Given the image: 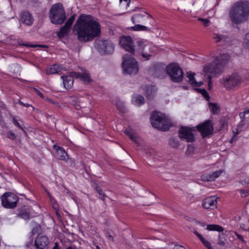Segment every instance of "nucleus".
Masks as SVG:
<instances>
[{
  "label": "nucleus",
  "mask_w": 249,
  "mask_h": 249,
  "mask_svg": "<svg viewBox=\"0 0 249 249\" xmlns=\"http://www.w3.org/2000/svg\"><path fill=\"white\" fill-rule=\"evenodd\" d=\"M69 29L70 28L66 26V25H64L63 26L61 27L59 31L57 33L58 37L60 38L64 37V36L67 34Z\"/></svg>",
  "instance_id": "nucleus-29"
},
{
  "label": "nucleus",
  "mask_w": 249,
  "mask_h": 249,
  "mask_svg": "<svg viewBox=\"0 0 249 249\" xmlns=\"http://www.w3.org/2000/svg\"><path fill=\"white\" fill-rule=\"evenodd\" d=\"M221 172H205L201 176V180L205 181H213L218 178Z\"/></svg>",
  "instance_id": "nucleus-21"
},
{
  "label": "nucleus",
  "mask_w": 249,
  "mask_h": 249,
  "mask_svg": "<svg viewBox=\"0 0 249 249\" xmlns=\"http://www.w3.org/2000/svg\"><path fill=\"white\" fill-rule=\"evenodd\" d=\"M120 44L125 51L133 53L135 51L133 41L130 36H124L120 38Z\"/></svg>",
  "instance_id": "nucleus-15"
},
{
  "label": "nucleus",
  "mask_w": 249,
  "mask_h": 249,
  "mask_svg": "<svg viewBox=\"0 0 249 249\" xmlns=\"http://www.w3.org/2000/svg\"><path fill=\"white\" fill-rule=\"evenodd\" d=\"M53 148L56 150V155L58 159L60 160H66L68 159L67 153L65 151L63 148L56 145H54Z\"/></svg>",
  "instance_id": "nucleus-20"
},
{
  "label": "nucleus",
  "mask_w": 249,
  "mask_h": 249,
  "mask_svg": "<svg viewBox=\"0 0 249 249\" xmlns=\"http://www.w3.org/2000/svg\"><path fill=\"white\" fill-rule=\"evenodd\" d=\"M18 200V196L11 193H6L2 196L1 203L6 208L11 209L15 207Z\"/></svg>",
  "instance_id": "nucleus-10"
},
{
  "label": "nucleus",
  "mask_w": 249,
  "mask_h": 249,
  "mask_svg": "<svg viewBox=\"0 0 249 249\" xmlns=\"http://www.w3.org/2000/svg\"><path fill=\"white\" fill-rule=\"evenodd\" d=\"M228 56L226 54H222L220 58H216L215 60L210 64L205 65L203 69V73L205 77L208 78V89L213 88L212 78L218 77L222 72L223 65L225 61L228 60Z\"/></svg>",
  "instance_id": "nucleus-2"
},
{
  "label": "nucleus",
  "mask_w": 249,
  "mask_h": 249,
  "mask_svg": "<svg viewBox=\"0 0 249 249\" xmlns=\"http://www.w3.org/2000/svg\"><path fill=\"white\" fill-rule=\"evenodd\" d=\"M169 144L171 146L176 147L179 145V142L174 139H171L169 140Z\"/></svg>",
  "instance_id": "nucleus-44"
},
{
  "label": "nucleus",
  "mask_w": 249,
  "mask_h": 249,
  "mask_svg": "<svg viewBox=\"0 0 249 249\" xmlns=\"http://www.w3.org/2000/svg\"><path fill=\"white\" fill-rule=\"evenodd\" d=\"M49 240L47 236L38 234L35 240V245L38 249H47Z\"/></svg>",
  "instance_id": "nucleus-16"
},
{
  "label": "nucleus",
  "mask_w": 249,
  "mask_h": 249,
  "mask_svg": "<svg viewBox=\"0 0 249 249\" xmlns=\"http://www.w3.org/2000/svg\"><path fill=\"white\" fill-rule=\"evenodd\" d=\"M131 20L133 24L141 23L144 25H149L151 27L155 26L154 19L150 15L144 11H140L134 14L131 17Z\"/></svg>",
  "instance_id": "nucleus-8"
},
{
  "label": "nucleus",
  "mask_w": 249,
  "mask_h": 249,
  "mask_svg": "<svg viewBox=\"0 0 249 249\" xmlns=\"http://www.w3.org/2000/svg\"><path fill=\"white\" fill-rule=\"evenodd\" d=\"M154 49V46L152 45V49L150 50V52L147 49V47H144V50H146L147 51V54H150Z\"/></svg>",
  "instance_id": "nucleus-58"
},
{
  "label": "nucleus",
  "mask_w": 249,
  "mask_h": 249,
  "mask_svg": "<svg viewBox=\"0 0 249 249\" xmlns=\"http://www.w3.org/2000/svg\"><path fill=\"white\" fill-rule=\"evenodd\" d=\"M73 31L78 39L82 42L93 39V18L91 15L81 14L79 16Z\"/></svg>",
  "instance_id": "nucleus-1"
},
{
  "label": "nucleus",
  "mask_w": 249,
  "mask_h": 249,
  "mask_svg": "<svg viewBox=\"0 0 249 249\" xmlns=\"http://www.w3.org/2000/svg\"><path fill=\"white\" fill-rule=\"evenodd\" d=\"M198 223L202 226L204 227L205 226L206 224L204 223L203 222H198Z\"/></svg>",
  "instance_id": "nucleus-61"
},
{
  "label": "nucleus",
  "mask_w": 249,
  "mask_h": 249,
  "mask_svg": "<svg viewBox=\"0 0 249 249\" xmlns=\"http://www.w3.org/2000/svg\"><path fill=\"white\" fill-rule=\"evenodd\" d=\"M201 242L208 249H213L211 247L210 243L209 241L206 240L205 238Z\"/></svg>",
  "instance_id": "nucleus-45"
},
{
  "label": "nucleus",
  "mask_w": 249,
  "mask_h": 249,
  "mask_svg": "<svg viewBox=\"0 0 249 249\" xmlns=\"http://www.w3.org/2000/svg\"><path fill=\"white\" fill-rule=\"evenodd\" d=\"M246 115V114L244 111L239 113V116L241 120L240 123L237 125L234 126L232 128L233 137L236 136L242 130V128L244 126V121Z\"/></svg>",
  "instance_id": "nucleus-19"
},
{
  "label": "nucleus",
  "mask_w": 249,
  "mask_h": 249,
  "mask_svg": "<svg viewBox=\"0 0 249 249\" xmlns=\"http://www.w3.org/2000/svg\"><path fill=\"white\" fill-rule=\"evenodd\" d=\"M240 78L236 74L224 77L221 81L224 87L227 89H231L238 85Z\"/></svg>",
  "instance_id": "nucleus-12"
},
{
  "label": "nucleus",
  "mask_w": 249,
  "mask_h": 249,
  "mask_svg": "<svg viewBox=\"0 0 249 249\" xmlns=\"http://www.w3.org/2000/svg\"><path fill=\"white\" fill-rule=\"evenodd\" d=\"M61 71L60 66L57 64L51 66L46 70V73L47 74H53L58 73Z\"/></svg>",
  "instance_id": "nucleus-28"
},
{
  "label": "nucleus",
  "mask_w": 249,
  "mask_h": 249,
  "mask_svg": "<svg viewBox=\"0 0 249 249\" xmlns=\"http://www.w3.org/2000/svg\"><path fill=\"white\" fill-rule=\"evenodd\" d=\"M19 45L21 46H26V47H31V48H36L38 46L43 47V45L29 44L28 43H19Z\"/></svg>",
  "instance_id": "nucleus-47"
},
{
  "label": "nucleus",
  "mask_w": 249,
  "mask_h": 249,
  "mask_svg": "<svg viewBox=\"0 0 249 249\" xmlns=\"http://www.w3.org/2000/svg\"><path fill=\"white\" fill-rule=\"evenodd\" d=\"M195 130V127L182 126L179 130V137L187 142H193L195 140V136L193 132Z\"/></svg>",
  "instance_id": "nucleus-13"
},
{
  "label": "nucleus",
  "mask_w": 249,
  "mask_h": 249,
  "mask_svg": "<svg viewBox=\"0 0 249 249\" xmlns=\"http://www.w3.org/2000/svg\"><path fill=\"white\" fill-rule=\"evenodd\" d=\"M225 239L224 238V234H219L218 236V245L224 246L225 245Z\"/></svg>",
  "instance_id": "nucleus-39"
},
{
  "label": "nucleus",
  "mask_w": 249,
  "mask_h": 249,
  "mask_svg": "<svg viewBox=\"0 0 249 249\" xmlns=\"http://www.w3.org/2000/svg\"><path fill=\"white\" fill-rule=\"evenodd\" d=\"M94 48L101 54H111L114 50V46L108 40H103L99 38L94 40Z\"/></svg>",
  "instance_id": "nucleus-9"
},
{
  "label": "nucleus",
  "mask_w": 249,
  "mask_h": 249,
  "mask_svg": "<svg viewBox=\"0 0 249 249\" xmlns=\"http://www.w3.org/2000/svg\"><path fill=\"white\" fill-rule=\"evenodd\" d=\"M240 192L244 197H246L249 195V193L245 190H241Z\"/></svg>",
  "instance_id": "nucleus-52"
},
{
  "label": "nucleus",
  "mask_w": 249,
  "mask_h": 249,
  "mask_svg": "<svg viewBox=\"0 0 249 249\" xmlns=\"http://www.w3.org/2000/svg\"><path fill=\"white\" fill-rule=\"evenodd\" d=\"M194 149V148L193 146H191V145H189L188 146V148H187V152H189V151H193Z\"/></svg>",
  "instance_id": "nucleus-56"
},
{
  "label": "nucleus",
  "mask_w": 249,
  "mask_h": 249,
  "mask_svg": "<svg viewBox=\"0 0 249 249\" xmlns=\"http://www.w3.org/2000/svg\"><path fill=\"white\" fill-rule=\"evenodd\" d=\"M173 249H186L184 247L180 245H176Z\"/></svg>",
  "instance_id": "nucleus-55"
},
{
  "label": "nucleus",
  "mask_w": 249,
  "mask_h": 249,
  "mask_svg": "<svg viewBox=\"0 0 249 249\" xmlns=\"http://www.w3.org/2000/svg\"><path fill=\"white\" fill-rule=\"evenodd\" d=\"M101 33V26L99 23L94 21V37L100 35Z\"/></svg>",
  "instance_id": "nucleus-33"
},
{
  "label": "nucleus",
  "mask_w": 249,
  "mask_h": 249,
  "mask_svg": "<svg viewBox=\"0 0 249 249\" xmlns=\"http://www.w3.org/2000/svg\"><path fill=\"white\" fill-rule=\"evenodd\" d=\"M122 66L125 74H135L139 71L137 61L130 55H124Z\"/></svg>",
  "instance_id": "nucleus-6"
},
{
  "label": "nucleus",
  "mask_w": 249,
  "mask_h": 249,
  "mask_svg": "<svg viewBox=\"0 0 249 249\" xmlns=\"http://www.w3.org/2000/svg\"><path fill=\"white\" fill-rule=\"evenodd\" d=\"M206 229L208 231H215L219 232H222L224 231V229L222 227L218 225L214 224L207 225Z\"/></svg>",
  "instance_id": "nucleus-30"
},
{
  "label": "nucleus",
  "mask_w": 249,
  "mask_h": 249,
  "mask_svg": "<svg viewBox=\"0 0 249 249\" xmlns=\"http://www.w3.org/2000/svg\"><path fill=\"white\" fill-rule=\"evenodd\" d=\"M34 90L38 96H39L42 98H44V97L43 94L39 90L36 89H34Z\"/></svg>",
  "instance_id": "nucleus-51"
},
{
  "label": "nucleus",
  "mask_w": 249,
  "mask_h": 249,
  "mask_svg": "<svg viewBox=\"0 0 249 249\" xmlns=\"http://www.w3.org/2000/svg\"><path fill=\"white\" fill-rule=\"evenodd\" d=\"M151 123L153 127L162 131L168 130L172 125L168 117L158 111L153 112Z\"/></svg>",
  "instance_id": "nucleus-4"
},
{
  "label": "nucleus",
  "mask_w": 249,
  "mask_h": 249,
  "mask_svg": "<svg viewBox=\"0 0 249 249\" xmlns=\"http://www.w3.org/2000/svg\"><path fill=\"white\" fill-rule=\"evenodd\" d=\"M198 20L201 21L202 24L205 27H207L210 24V21L209 19L207 18H198Z\"/></svg>",
  "instance_id": "nucleus-40"
},
{
  "label": "nucleus",
  "mask_w": 249,
  "mask_h": 249,
  "mask_svg": "<svg viewBox=\"0 0 249 249\" xmlns=\"http://www.w3.org/2000/svg\"><path fill=\"white\" fill-rule=\"evenodd\" d=\"M154 49V46L152 45V49L150 50V52L147 49V47H144V50H146L147 51V54H150Z\"/></svg>",
  "instance_id": "nucleus-57"
},
{
  "label": "nucleus",
  "mask_w": 249,
  "mask_h": 249,
  "mask_svg": "<svg viewBox=\"0 0 249 249\" xmlns=\"http://www.w3.org/2000/svg\"><path fill=\"white\" fill-rule=\"evenodd\" d=\"M95 190L96 192H97L99 195L98 197L99 198L102 200L104 201L106 198L107 197V196L105 195L101 188L100 187H96Z\"/></svg>",
  "instance_id": "nucleus-31"
},
{
  "label": "nucleus",
  "mask_w": 249,
  "mask_h": 249,
  "mask_svg": "<svg viewBox=\"0 0 249 249\" xmlns=\"http://www.w3.org/2000/svg\"><path fill=\"white\" fill-rule=\"evenodd\" d=\"M249 16V2L240 1L233 5L230 17L234 24H239L247 20Z\"/></svg>",
  "instance_id": "nucleus-3"
},
{
  "label": "nucleus",
  "mask_w": 249,
  "mask_h": 249,
  "mask_svg": "<svg viewBox=\"0 0 249 249\" xmlns=\"http://www.w3.org/2000/svg\"><path fill=\"white\" fill-rule=\"evenodd\" d=\"M108 238L111 241H113V237L111 235H108Z\"/></svg>",
  "instance_id": "nucleus-60"
},
{
  "label": "nucleus",
  "mask_w": 249,
  "mask_h": 249,
  "mask_svg": "<svg viewBox=\"0 0 249 249\" xmlns=\"http://www.w3.org/2000/svg\"><path fill=\"white\" fill-rule=\"evenodd\" d=\"M135 25L133 26H131L128 28V29L130 31H145V32H150L151 31V28H152L149 25H141L139 24H134Z\"/></svg>",
  "instance_id": "nucleus-24"
},
{
  "label": "nucleus",
  "mask_w": 249,
  "mask_h": 249,
  "mask_svg": "<svg viewBox=\"0 0 249 249\" xmlns=\"http://www.w3.org/2000/svg\"><path fill=\"white\" fill-rule=\"evenodd\" d=\"M132 103L136 106H141L144 103V97L140 95L134 94L132 99Z\"/></svg>",
  "instance_id": "nucleus-27"
},
{
  "label": "nucleus",
  "mask_w": 249,
  "mask_h": 249,
  "mask_svg": "<svg viewBox=\"0 0 249 249\" xmlns=\"http://www.w3.org/2000/svg\"><path fill=\"white\" fill-rule=\"evenodd\" d=\"M18 103L20 105H21V106L25 107H30V106L31 107L32 106L28 104H24L22 102H21L20 101H18Z\"/></svg>",
  "instance_id": "nucleus-54"
},
{
  "label": "nucleus",
  "mask_w": 249,
  "mask_h": 249,
  "mask_svg": "<svg viewBox=\"0 0 249 249\" xmlns=\"http://www.w3.org/2000/svg\"><path fill=\"white\" fill-rule=\"evenodd\" d=\"M130 1V0H120V6L127 9L129 6Z\"/></svg>",
  "instance_id": "nucleus-38"
},
{
  "label": "nucleus",
  "mask_w": 249,
  "mask_h": 249,
  "mask_svg": "<svg viewBox=\"0 0 249 249\" xmlns=\"http://www.w3.org/2000/svg\"><path fill=\"white\" fill-rule=\"evenodd\" d=\"M201 242L208 249H213L211 247L210 243L209 241L206 240L205 238Z\"/></svg>",
  "instance_id": "nucleus-46"
},
{
  "label": "nucleus",
  "mask_w": 249,
  "mask_h": 249,
  "mask_svg": "<svg viewBox=\"0 0 249 249\" xmlns=\"http://www.w3.org/2000/svg\"><path fill=\"white\" fill-rule=\"evenodd\" d=\"M195 73L191 71L187 72L186 76L188 79L189 83L194 88L200 87L203 83L202 81L196 82L195 77Z\"/></svg>",
  "instance_id": "nucleus-22"
},
{
  "label": "nucleus",
  "mask_w": 249,
  "mask_h": 249,
  "mask_svg": "<svg viewBox=\"0 0 249 249\" xmlns=\"http://www.w3.org/2000/svg\"><path fill=\"white\" fill-rule=\"evenodd\" d=\"M53 207L54 208V209H56L57 208V206L56 205H55V204H54L53 205Z\"/></svg>",
  "instance_id": "nucleus-64"
},
{
  "label": "nucleus",
  "mask_w": 249,
  "mask_h": 249,
  "mask_svg": "<svg viewBox=\"0 0 249 249\" xmlns=\"http://www.w3.org/2000/svg\"><path fill=\"white\" fill-rule=\"evenodd\" d=\"M197 129L200 132L202 136L205 137L213 132V124L211 120H207L196 126Z\"/></svg>",
  "instance_id": "nucleus-14"
},
{
  "label": "nucleus",
  "mask_w": 249,
  "mask_h": 249,
  "mask_svg": "<svg viewBox=\"0 0 249 249\" xmlns=\"http://www.w3.org/2000/svg\"><path fill=\"white\" fill-rule=\"evenodd\" d=\"M209 107L213 113H216L217 112L219 107L216 104L210 103L209 104Z\"/></svg>",
  "instance_id": "nucleus-34"
},
{
  "label": "nucleus",
  "mask_w": 249,
  "mask_h": 249,
  "mask_svg": "<svg viewBox=\"0 0 249 249\" xmlns=\"http://www.w3.org/2000/svg\"><path fill=\"white\" fill-rule=\"evenodd\" d=\"M124 132L134 142L137 144H139L140 138L138 137L137 135L133 129L130 127H128L125 128Z\"/></svg>",
  "instance_id": "nucleus-23"
},
{
  "label": "nucleus",
  "mask_w": 249,
  "mask_h": 249,
  "mask_svg": "<svg viewBox=\"0 0 249 249\" xmlns=\"http://www.w3.org/2000/svg\"><path fill=\"white\" fill-rule=\"evenodd\" d=\"M81 80L85 82H89L90 81V78L89 73H88L87 72H84L82 73Z\"/></svg>",
  "instance_id": "nucleus-37"
},
{
  "label": "nucleus",
  "mask_w": 249,
  "mask_h": 249,
  "mask_svg": "<svg viewBox=\"0 0 249 249\" xmlns=\"http://www.w3.org/2000/svg\"><path fill=\"white\" fill-rule=\"evenodd\" d=\"M152 47V44L150 42L146 39H141L137 42L136 49L142 53V57L147 60L151 54H147V51L146 50H144V47H147L150 52Z\"/></svg>",
  "instance_id": "nucleus-11"
},
{
  "label": "nucleus",
  "mask_w": 249,
  "mask_h": 249,
  "mask_svg": "<svg viewBox=\"0 0 249 249\" xmlns=\"http://www.w3.org/2000/svg\"><path fill=\"white\" fill-rule=\"evenodd\" d=\"M82 74V73L79 72L71 71L70 72L69 75L71 76L73 78V77H75L76 78H79L81 79Z\"/></svg>",
  "instance_id": "nucleus-43"
},
{
  "label": "nucleus",
  "mask_w": 249,
  "mask_h": 249,
  "mask_svg": "<svg viewBox=\"0 0 249 249\" xmlns=\"http://www.w3.org/2000/svg\"><path fill=\"white\" fill-rule=\"evenodd\" d=\"M75 15L74 14L73 15L71 16L67 20V21L66 22L65 25H66V26L68 27L69 28H70L75 20Z\"/></svg>",
  "instance_id": "nucleus-36"
},
{
  "label": "nucleus",
  "mask_w": 249,
  "mask_h": 249,
  "mask_svg": "<svg viewBox=\"0 0 249 249\" xmlns=\"http://www.w3.org/2000/svg\"><path fill=\"white\" fill-rule=\"evenodd\" d=\"M217 197L215 196L208 197L203 200L202 206L205 209L215 207L217 205Z\"/></svg>",
  "instance_id": "nucleus-18"
},
{
  "label": "nucleus",
  "mask_w": 249,
  "mask_h": 249,
  "mask_svg": "<svg viewBox=\"0 0 249 249\" xmlns=\"http://www.w3.org/2000/svg\"><path fill=\"white\" fill-rule=\"evenodd\" d=\"M213 38L216 42H221L222 43H224L225 45H226L227 44H230V41L231 39L228 36L214 34Z\"/></svg>",
  "instance_id": "nucleus-25"
},
{
  "label": "nucleus",
  "mask_w": 249,
  "mask_h": 249,
  "mask_svg": "<svg viewBox=\"0 0 249 249\" xmlns=\"http://www.w3.org/2000/svg\"><path fill=\"white\" fill-rule=\"evenodd\" d=\"M244 46L249 50V33L247 34L243 41Z\"/></svg>",
  "instance_id": "nucleus-42"
},
{
  "label": "nucleus",
  "mask_w": 249,
  "mask_h": 249,
  "mask_svg": "<svg viewBox=\"0 0 249 249\" xmlns=\"http://www.w3.org/2000/svg\"><path fill=\"white\" fill-rule=\"evenodd\" d=\"M20 217L25 220L29 219L31 216L29 212L26 211L22 212L20 214Z\"/></svg>",
  "instance_id": "nucleus-41"
},
{
  "label": "nucleus",
  "mask_w": 249,
  "mask_h": 249,
  "mask_svg": "<svg viewBox=\"0 0 249 249\" xmlns=\"http://www.w3.org/2000/svg\"><path fill=\"white\" fill-rule=\"evenodd\" d=\"M156 91V88L154 86H150L146 88L145 93L148 95H153Z\"/></svg>",
  "instance_id": "nucleus-35"
},
{
  "label": "nucleus",
  "mask_w": 249,
  "mask_h": 249,
  "mask_svg": "<svg viewBox=\"0 0 249 249\" xmlns=\"http://www.w3.org/2000/svg\"><path fill=\"white\" fill-rule=\"evenodd\" d=\"M96 249H102L98 245H96Z\"/></svg>",
  "instance_id": "nucleus-63"
},
{
  "label": "nucleus",
  "mask_w": 249,
  "mask_h": 249,
  "mask_svg": "<svg viewBox=\"0 0 249 249\" xmlns=\"http://www.w3.org/2000/svg\"><path fill=\"white\" fill-rule=\"evenodd\" d=\"M7 136L9 138L12 140L15 139L16 137L15 134L11 131H9L8 132Z\"/></svg>",
  "instance_id": "nucleus-49"
},
{
  "label": "nucleus",
  "mask_w": 249,
  "mask_h": 249,
  "mask_svg": "<svg viewBox=\"0 0 249 249\" xmlns=\"http://www.w3.org/2000/svg\"><path fill=\"white\" fill-rule=\"evenodd\" d=\"M194 232L196 235L200 240L201 241H202L204 239V238H203V237L196 231H195Z\"/></svg>",
  "instance_id": "nucleus-50"
},
{
  "label": "nucleus",
  "mask_w": 249,
  "mask_h": 249,
  "mask_svg": "<svg viewBox=\"0 0 249 249\" xmlns=\"http://www.w3.org/2000/svg\"><path fill=\"white\" fill-rule=\"evenodd\" d=\"M20 18L22 23L27 26H31L34 22L32 15L27 11H24L20 13Z\"/></svg>",
  "instance_id": "nucleus-17"
},
{
  "label": "nucleus",
  "mask_w": 249,
  "mask_h": 249,
  "mask_svg": "<svg viewBox=\"0 0 249 249\" xmlns=\"http://www.w3.org/2000/svg\"><path fill=\"white\" fill-rule=\"evenodd\" d=\"M166 71L170 79L176 83L181 82L183 79V72L181 68L177 64L172 63L166 67Z\"/></svg>",
  "instance_id": "nucleus-7"
},
{
  "label": "nucleus",
  "mask_w": 249,
  "mask_h": 249,
  "mask_svg": "<svg viewBox=\"0 0 249 249\" xmlns=\"http://www.w3.org/2000/svg\"><path fill=\"white\" fill-rule=\"evenodd\" d=\"M246 114H249V107H245L243 111Z\"/></svg>",
  "instance_id": "nucleus-59"
},
{
  "label": "nucleus",
  "mask_w": 249,
  "mask_h": 249,
  "mask_svg": "<svg viewBox=\"0 0 249 249\" xmlns=\"http://www.w3.org/2000/svg\"><path fill=\"white\" fill-rule=\"evenodd\" d=\"M49 18L52 23L61 24L66 18L64 8L61 3L53 5L49 12Z\"/></svg>",
  "instance_id": "nucleus-5"
},
{
  "label": "nucleus",
  "mask_w": 249,
  "mask_h": 249,
  "mask_svg": "<svg viewBox=\"0 0 249 249\" xmlns=\"http://www.w3.org/2000/svg\"><path fill=\"white\" fill-rule=\"evenodd\" d=\"M53 249H59L57 247V244L56 243L55 246H54Z\"/></svg>",
  "instance_id": "nucleus-62"
},
{
  "label": "nucleus",
  "mask_w": 249,
  "mask_h": 249,
  "mask_svg": "<svg viewBox=\"0 0 249 249\" xmlns=\"http://www.w3.org/2000/svg\"><path fill=\"white\" fill-rule=\"evenodd\" d=\"M199 93H200L207 101H209L210 99V97L207 91L204 89H196Z\"/></svg>",
  "instance_id": "nucleus-32"
},
{
  "label": "nucleus",
  "mask_w": 249,
  "mask_h": 249,
  "mask_svg": "<svg viewBox=\"0 0 249 249\" xmlns=\"http://www.w3.org/2000/svg\"><path fill=\"white\" fill-rule=\"evenodd\" d=\"M61 78L63 79L64 86L66 89H70L72 87L73 84V78L71 76H61Z\"/></svg>",
  "instance_id": "nucleus-26"
},
{
  "label": "nucleus",
  "mask_w": 249,
  "mask_h": 249,
  "mask_svg": "<svg viewBox=\"0 0 249 249\" xmlns=\"http://www.w3.org/2000/svg\"><path fill=\"white\" fill-rule=\"evenodd\" d=\"M13 122L16 126H17L19 129L25 132V130H24L23 127L21 126V125L18 123V121L14 117L13 118Z\"/></svg>",
  "instance_id": "nucleus-48"
},
{
  "label": "nucleus",
  "mask_w": 249,
  "mask_h": 249,
  "mask_svg": "<svg viewBox=\"0 0 249 249\" xmlns=\"http://www.w3.org/2000/svg\"><path fill=\"white\" fill-rule=\"evenodd\" d=\"M235 234L236 236H237V238H238L240 240H241L242 242H245V241H244V239H243V237L242 235H240V234H238V233H236V232H235Z\"/></svg>",
  "instance_id": "nucleus-53"
}]
</instances>
